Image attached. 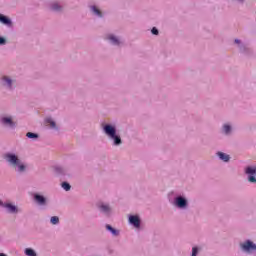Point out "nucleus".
Listing matches in <instances>:
<instances>
[{
    "label": "nucleus",
    "instance_id": "obj_1",
    "mask_svg": "<svg viewBox=\"0 0 256 256\" xmlns=\"http://www.w3.org/2000/svg\"><path fill=\"white\" fill-rule=\"evenodd\" d=\"M104 133L110 137V139L114 140V145H121V137L117 136L115 127L111 125L104 126Z\"/></svg>",
    "mask_w": 256,
    "mask_h": 256
},
{
    "label": "nucleus",
    "instance_id": "obj_2",
    "mask_svg": "<svg viewBox=\"0 0 256 256\" xmlns=\"http://www.w3.org/2000/svg\"><path fill=\"white\" fill-rule=\"evenodd\" d=\"M246 173H247V175H250L248 177V181L250 183H256V178L254 176L255 173H256V167H248V168H246Z\"/></svg>",
    "mask_w": 256,
    "mask_h": 256
},
{
    "label": "nucleus",
    "instance_id": "obj_3",
    "mask_svg": "<svg viewBox=\"0 0 256 256\" xmlns=\"http://www.w3.org/2000/svg\"><path fill=\"white\" fill-rule=\"evenodd\" d=\"M10 165L15 169V171H19L20 173L25 171V165L21 164L19 161H11Z\"/></svg>",
    "mask_w": 256,
    "mask_h": 256
},
{
    "label": "nucleus",
    "instance_id": "obj_4",
    "mask_svg": "<svg viewBox=\"0 0 256 256\" xmlns=\"http://www.w3.org/2000/svg\"><path fill=\"white\" fill-rule=\"evenodd\" d=\"M241 248L244 251H256V245L251 241H246L244 244H241Z\"/></svg>",
    "mask_w": 256,
    "mask_h": 256
},
{
    "label": "nucleus",
    "instance_id": "obj_5",
    "mask_svg": "<svg viewBox=\"0 0 256 256\" xmlns=\"http://www.w3.org/2000/svg\"><path fill=\"white\" fill-rule=\"evenodd\" d=\"M129 223H131V225H134V227H140L141 220L139 219V216H130Z\"/></svg>",
    "mask_w": 256,
    "mask_h": 256
},
{
    "label": "nucleus",
    "instance_id": "obj_6",
    "mask_svg": "<svg viewBox=\"0 0 256 256\" xmlns=\"http://www.w3.org/2000/svg\"><path fill=\"white\" fill-rule=\"evenodd\" d=\"M176 205L177 207L183 209V207H187V200H185L183 197H178L176 198Z\"/></svg>",
    "mask_w": 256,
    "mask_h": 256
},
{
    "label": "nucleus",
    "instance_id": "obj_7",
    "mask_svg": "<svg viewBox=\"0 0 256 256\" xmlns=\"http://www.w3.org/2000/svg\"><path fill=\"white\" fill-rule=\"evenodd\" d=\"M3 207H5V209H8L9 213H17V206L11 204V203H6L3 204Z\"/></svg>",
    "mask_w": 256,
    "mask_h": 256
},
{
    "label": "nucleus",
    "instance_id": "obj_8",
    "mask_svg": "<svg viewBox=\"0 0 256 256\" xmlns=\"http://www.w3.org/2000/svg\"><path fill=\"white\" fill-rule=\"evenodd\" d=\"M34 199L39 205H45L46 200L42 195L35 194Z\"/></svg>",
    "mask_w": 256,
    "mask_h": 256
},
{
    "label": "nucleus",
    "instance_id": "obj_9",
    "mask_svg": "<svg viewBox=\"0 0 256 256\" xmlns=\"http://www.w3.org/2000/svg\"><path fill=\"white\" fill-rule=\"evenodd\" d=\"M0 22L3 23V25H11V19L7 18L3 14H0Z\"/></svg>",
    "mask_w": 256,
    "mask_h": 256
},
{
    "label": "nucleus",
    "instance_id": "obj_10",
    "mask_svg": "<svg viewBox=\"0 0 256 256\" xmlns=\"http://www.w3.org/2000/svg\"><path fill=\"white\" fill-rule=\"evenodd\" d=\"M2 123H4V125H9V127H14L15 126V124L13 123V120L9 117L3 118Z\"/></svg>",
    "mask_w": 256,
    "mask_h": 256
},
{
    "label": "nucleus",
    "instance_id": "obj_11",
    "mask_svg": "<svg viewBox=\"0 0 256 256\" xmlns=\"http://www.w3.org/2000/svg\"><path fill=\"white\" fill-rule=\"evenodd\" d=\"M219 159H221V161H229V159H231V157L223 152H218L217 153Z\"/></svg>",
    "mask_w": 256,
    "mask_h": 256
},
{
    "label": "nucleus",
    "instance_id": "obj_12",
    "mask_svg": "<svg viewBox=\"0 0 256 256\" xmlns=\"http://www.w3.org/2000/svg\"><path fill=\"white\" fill-rule=\"evenodd\" d=\"M5 159L6 161H19V158L15 154H6Z\"/></svg>",
    "mask_w": 256,
    "mask_h": 256
},
{
    "label": "nucleus",
    "instance_id": "obj_13",
    "mask_svg": "<svg viewBox=\"0 0 256 256\" xmlns=\"http://www.w3.org/2000/svg\"><path fill=\"white\" fill-rule=\"evenodd\" d=\"M101 211H103V213H110L111 212V208L108 205L102 204L100 206Z\"/></svg>",
    "mask_w": 256,
    "mask_h": 256
},
{
    "label": "nucleus",
    "instance_id": "obj_14",
    "mask_svg": "<svg viewBox=\"0 0 256 256\" xmlns=\"http://www.w3.org/2000/svg\"><path fill=\"white\" fill-rule=\"evenodd\" d=\"M25 254H26L27 256H37V253H35V250H33V249H31V248H27V249L25 250Z\"/></svg>",
    "mask_w": 256,
    "mask_h": 256
},
{
    "label": "nucleus",
    "instance_id": "obj_15",
    "mask_svg": "<svg viewBox=\"0 0 256 256\" xmlns=\"http://www.w3.org/2000/svg\"><path fill=\"white\" fill-rule=\"evenodd\" d=\"M109 41H112L114 45H119V39H117L115 36L110 35L108 36Z\"/></svg>",
    "mask_w": 256,
    "mask_h": 256
},
{
    "label": "nucleus",
    "instance_id": "obj_16",
    "mask_svg": "<svg viewBox=\"0 0 256 256\" xmlns=\"http://www.w3.org/2000/svg\"><path fill=\"white\" fill-rule=\"evenodd\" d=\"M106 229L112 233V235H119V232L115 230L111 225H106Z\"/></svg>",
    "mask_w": 256,
    "mask_h": 256
},
{
    "label": "nucleus",
    "instance_id": "obj_17",
    "mask_svg": "<svg viewBox=\"0 0 256 256\" xmlns=\"http://www.w3.org/2000/svg\"><path fill=\"white\" fill-rule=\"evenodd\" d=\"M26 137H28V139H37L39 137V135H37L36 133H33V132H28L26 134Z\"/></svg>",
    "mask_w": 256,
    "mask_h": 256
},
{
    "label": "nucleus",
    "instance_id": "obj_18",
    "mask_svg": "<svg viewBox=\"0 0 256 256\" xmlns=\"http://www.w3.org/2000/svg\"><path fill=\"white\" fill-rule=\"evenodd\" d=\"M92 11H93V13L98 15V17H103V15L101 14V10H99L97 7L93 6Z\"/></svg>",
    "mask_w": 256,
    "mask_h": 256
},
{
    "label": "nucleus",
    "instance_id": "obj_19",
    "mask_svg": "<svg viewBox=\"0 0 256 256\" xmlns=\"http://www.w3.org/2000/svg\"><path fill=\"white\" fill-rule=\"evenodd\" d=\"M46 123H49L52 129H55V127H57V125L55 124V121H53L51 118L46 119Z\"/></svg>",
    "mask_w": 256,
    "mask_h": 256
},
{
    "label": "nucleus",
    "instance_id": "obj_20",
    "mask_svg": "<svg viewBox=\"0 0 256 256\" xmlns=\"http://www.w3.org/2000/svg\"><path fill=\"white\" fill-rule=\"evenodd\" d=\"M62 188L65 190V191H70L71 190V185L67 182H63L62 183Z\"/></svg>",
    "mask_w": 256,
    "mask_h": 256
},
{
    "label": "nucleus",
    "instance_id": "obj_21",
    "mask_svg": "<svg viewBox=\"0 0 256 256\" xmlns=\"http://www.w3.org/2000/svg\"><path fill=\"white\" fill-rule=\"evenodd\" d=\"M50 222L52 223V225H57L59 223V217L57 216L51 217Z\"/></svg>",
    "mask_w": 256,
    "mask_h": 256
},
{
    "label": "nucleus",
    "instance_id": "obj_22",
    "mask_svg": "<svg viewBox=\"0 0 256 256\" xmlns=\"http://www.w3.org/2000/svg\"><path fill=\"white\" fill-rule=\"evenodd\" d=\"M53 11H61V6L58 3L52 4Z\"/></svg>",
    "mask_w": 256,
    "mask_h": 256
},
{
    "label": "nucleus",
    "instance_id": "obj_23",
    "mask_svg": "<svg viewBox=\"0 0 256 256\" xmlns=\"http://www.w3.org/2000/svg\"><path fill=\"white\" fill-rule=\"evenodd\" d=\"M223 129H224V133H226V135L231 132V126H229L227 124L224 125Z\"/></svg>",
    "mask_w": 256,
    "mask_h": 256
},
{
    "label": "nucleus",
    "instance_id": "obj_24",
    "mask_svg": "<svg viewBox=\"0 0 256 256\" xmlns=\"http://www.w3.org/2000/svg\"><path fill=\"white\" fill-rule=\"evenodd\" d=\"M3 81H5L6 85H8V87H11V79H9L7 76L3 77Z\"/></svg>",
    "mask_w": 256,
    "mask_h": 256
},
{
    "label": "nucleus",
    "instance_id": "obj_25",
    "mask_svg": "<svg viewBox=\"0 0 256 256\" xmlns=\"http://www.w3.org/2000/svg\"><path fill=\"white\" fill-rule=\"evenodd\" d=\"M151 32L153 35H159V30H157V28H155V27L152 28Z\"/></svg>",
    "mask_w": 256,
    "mask_h": 256
},
{
    "label": "nucleus",
    "instance_id": "obj_26",
    "mask_svg": "<svg viewBox=\"0 0 256 256\" xmlns=\"http://www.w3.org/2000/svg\"><path fill=\"white\" fill-rule=\"evenodd\" d=\"M198 250L197 247L192 248V256H197Z\"/></svg>",
    "mask_w": 256,
    "mask_h": 256
},
{
    "label": "nucleus",
    "instance_id": "obj_27",
    "mask_svg": "<svg viewBox=\"0 0 256 256\" xmlns=\"http://www.w3.org/2000/svg\"><path fill=\"white\" fill-rule=\"evenodd\" d=\"M0 45H5V38L0 37Z\"/></svg>",
    "mask_w": 256,
    "mask_h": 256
},
{
    "label": "nucleus",
    "instance_id": "obj_28",
    "mask_svg": "<svg viewBox=\"0 0 256 256\" xmlns=\"http://www.w3.org/2000/svg\"><path fill=\"white\" fill-rule=\"evenodd\" d=\"M235 43H241V41L239 39H236Z\"/></svg>",
    "mask_w": 256,
    "mask_h": 256
},
{
    "label": "nucleus",
    "instance_id": "obj_29",
    "mask_svg": "<svg viewBox=\"0 0 256 256\" xmlns=\"http://www.w3.org/2000/svg\"><path fill=\"white\" fill-rule=\"evenodd\" d=\"M0 205H1V201H0Z\"/></svg>",
    "mask_w": 256,
    "mask_h": 256
}]
</instances>
